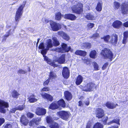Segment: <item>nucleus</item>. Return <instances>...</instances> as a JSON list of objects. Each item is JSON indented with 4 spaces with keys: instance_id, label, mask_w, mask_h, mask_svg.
Wrapping results in <instances>:
<instances>
[{
    "instance_id": "f257e3e1",
    "label": "nucleus",
    "mask_w": 128,
    "mask_h": 128,
    "mask_svg": "<svg viewBox=\"0 0 128 128\" xmlns=\"http://www.w3.org/2000/svg\"><path fill=\"white\" fill-rule=\"evenodd\" d=\"M26 3V1H24L22 4L20 5L18 8L15 16V19L16 22V25L17 26L18 22L20 20L21 17L23 13V10L25 6Z\"/></svg>"
},
{
    "instance_id": "f03ea898",
    "label": "nucleus",
    "mask_w": 128,
    "mask_h": 128,
    "mask_svg": "<svg viewBox=\"0 0 128 128\" xmlns=\"http://www.w3.org/2000/svg\"><path fill=\"white\" fill-rule=\"evenodd\" d=\"M98 86V85H96L94 82H91L88 83L84 86H82L81 88L83 91L86 92H91L94 90H96Z\"/></svg>"
},
{
    "instance_id": "7ed1b4c3",
    "label": "nucleus",
    "mask_w": 128,
    "mask_h": 128,
    "mask_svg": "<svg viewBox=\"0 0 128 128\" xmlns=\"http://www.w3.org/2000/svg\"><path fill=\"white\" fill-rule=\"evenodd\" d=\"M83 4L80 2H79L76 5L73 6L72 7V9L73 12L80 14L83 12Z\"/></svg>"
},
{
    "instance_id": "20e7f679",
    "label": "nucleus",
    "mask_w": 128,
    "mask_h": 128,
    "mask_svg": "<svg viewBox=\"0 0 128 128\" xmlns=\"http://www.w3.org/2000/svg\"><path fill=\"white\" fill-rule=\"evenodd\" d=\"M67 45L64 43L62 44L61 47L58 48L56 49V51L58 52L63 53L66 52H68L70 51V52H72L73 50L72 49L70 46H69L67 48Z\"/></svg>"
},
{
    "instance_id": "39448f33",
    "label": "nucleus",
    "mask_w": 128,
    "mask_h": 128,
    "mask_svg": "<svg viewBox=\"0 0 128 128\" xmlns=\"http://www.w3.org/2000/svg\"><path fill=\"white\" fill-rule=\"evenodd\" d=\"M70 113L64 110L60 111L57 113V115L60 118L66 121L68 120L70 117Z\"/></svg>"
},
{
    "instance_id": "423d86ee",
    "label": "nucleus",
    "mask_w": 128,
    "mask_h": 128,
    "mask_svg": "<svg viewBox=\"0 0 128 128\" xmlns=\"http://www.w3.org/2000/svg\"><path fill=\"white\" fill-rule=\"evenodd\" d=\"M9 106L8 102L4 100L0 99V113L5 114L6 112V108H8Z\"/></svg>"
},
{
    "instance_id": "0eeeda50",
    "label": "nucleus",
    "mask_w": 128,
    "mask_h": 128,
    "mask_svg": "<svg viewBox=\"0 0 128 128\" xmlns=\"http://www.w3.org/2000/svg\"><path fill=\"white\" fill-rule=\"evenodd\" d=\"M100 54L104 59L110 58V61L112 60V52L110 50L106 48H104V50H102Z\"/></svg>"
},
{
    "instance_id": "6e6552de",
    "label": "nucleus",
    "mask_w": 128,
    "mask_h": 128,
    "mask_svg": "<svg viewBox=\"0 0 128 128\" xmlns=\"http://www.w3.org/2000/svg\"><path fill=\"white\" fill-rule=\"evenodd\" d=\"M50 24L52 30L54 31H57L62 28V25L52 20L50 21Z\"/></svg>"
},
{
    "instance_id": "1a4fd4ad",
    "label": "nucleus",
    "mask_w": 128,
    "mask_h": 128,
    "mask_svg": "<svg viewBox=\"0 0 128 128\" xmlns=\"http://www.w3.org/2000/svg\"><path fill=\"white\" fill-rule=\"evenodd\" d=\"M44 57V61L46 62L47 63L52 66H53L54 68L57 67L58 66V65L55 63V62L56 60H52L48 58L46 55L43 56Z\"/></svg>"
},
{
    "instance_id": "9d476101",
    "label": "nucleus",
    "mask_w": 128,
    "mask_h": 128,
    "mask_svg": "<svg viewBox=\"0 0 128 128\" xmlns=\"http://www.w3.org/2000/svg\"><path fill=\"white\" fill-rule=\"evenodd\" d=\"M95 112L96 116L98 118H102L104 115V111L102 108H97Z\"/></svg>"
},
{
    "instance_id": "9b49d317",
    "label": "nucleus",
    "mask_w": 128,
    "mask_h": 128,
    "mask_svg": "<svg viewBox=\"0 0 128 128\" xmlns=\"http://www.w3.org/2000/svg\"><path fill=\"white\" fill-rule=\"evenodd\" d=\"M35 113L38 116H44L46 113V110L44 108L38 107L36 108Z\"/></svg>"
},
{
    "instance_id": "f8f14e48",
    "label": "nucleus",
    "mask_w": 128,
    "mask_h": 128,
    "mask_svg": "<svg viewBox=\"0 0 128 128\" xmlns=\"http://www.w3.org/2000/svg\"><path fill=\"white\" fill-rule=\"evenodd\" d=\"M91 126V122L88 121L86 124L85 128H90ZM92 128H104V126L101 123L97 122L94 125Z\"/></svg>"
},
{
    "instance_id": "ddd939ff",
    "label": "nucleus",
    "mask_w": 128,
    "mask_h": 128,
    "mask_svg": "<svg viewBox=\"0 0 128 128\" xmlns=\"http://www.w3.org/2000/svg\"><path fill=\"white\" fill-rule=\"evenodd\" d=\"M62 74L64 78H68L69 77L70 72L68 67L66 66L63 67L62 72Z\"/></svg>"
},
{
    "instance_id": "4468645a",
    "label": "nucleus",
    "mask_w": 128,
    "mask_h": 128,
    "mask_svg": "<svg viewBox=\"0 0 128 128\" xmlns=\"http://www.w3.org/2000/svg\"><path fill=\"white\" fill-rule=\"evenodd\" d=\"M64 98L67 101L70 100L72 98V96L71 93L68 91L66 90L64 92Z\"/></svg>"
},
{
    "instance_id": "2eb2a0df",
    "label": "nucleus",
    "mask_w": 128,
    "mask_h": 128,
    "mask_svg": "<svg viewBox=\"0 0 128 128\" xmlns=\"http://www.w3.org/2000/svg\"><path fill=\"white\" fill-rule=\"evenodd\" d=\"M64 18L65 19L73 21L76 20V17L74 15L72 14H64Z\"/></svg>"
},
{
    "instance_id": "dca6fc26",
    "label": "nucleus",
    "mask_w": 128,
    "mask_h": 128,
    "mask_svg": "<svg viewBox=\"0 0 128 128\" xmlns=\"http://www.w3.org/2000/svg\"><path fill=\"white\" fill-rule=\"evenodd\" d=\"M121 9L123 14L127 13L128 11V3L125 2L122 4L121 6Z\"/></svg>"
},
{
    "instance_id": "f3484780",
    "label": "nucleus",
    "mask_w": 128,
    "mask_h": 128,
    "mask_svg": "<svg viewBox=\"0 0 128 128\" xmlns=\"http://www.w3.org/2000/svg\"><path fill=\"white\" fill-rule=\"evenodd\" d=\"M41 95L43 98L46 99L50 102H52L53 100V97L50 94L46 93L41 94Z\"/></svg>"
},
{
    "instance_id": "a211bd4d",
    "label": "nucleus",
    "mask_w": 128,
    "mask_h": 128,
    "mask_svg": "<svg viewBox=\"0 0 128 128\" xmlns=\"http://www.w3.org/2000/svg\"><path fill=\"white\" fill-rule=\"evenodd\" d=\"M56 60L55 62H57L60 64H64L65 62V55L64 54H62L58 59L54 60Z\"/></svg>"
},
{
    "instance_id": "6ab92c4d",
    "label": "nucleus",
    "mask_w": 128,
    "mask_h": 128,
    "mask_svg": "<svg viewBox=\"0 0 128 128\" xmlns=\"http://www.w3.org/2000/svg\"><path fill=\"white\" fill-rule=\"evenodd\" d=\"M58 34L61 36L62 38L66 41H68L70 39L69 36L66 34L62 31H59Z\"/></svg>"
},
{
    "instance_id": "aec40b11",
    "label": "nucleus",
    "mask_w": 128,
    "mask_h": 128,
    "mask_svg": "<svg viewBox=\"0 0 128 128\" xmlns=\"http://www.w3.org/2000/svg\"><path fill=\"white\" fill-rule=\"evenodd\" d=\"M59 108H64L66 107V104L64 100L62 98L60 99L57 102Z\"/></svg>"
},
{
    "instance_id": "412c9836",
    "label": "nucleus",
    "mask_w": 128,
    "mask_h": 128,
    "mask_svg": "<svg viewBox=\"0 0 128 128\" xmlns=\"http://www.w3.org/2000/svg\"><path fill=\"white\" fill-rule=\"evenodd\" d=\"M83 80V78L81 75H78L76 79V84L77 86L80 85L82 82Z\"/></svg>"
},
{
    "instance_id": "4be33fe9",
    "label": "nucleus",
    "mask_w": 128,
    "mask_h": 128,
    "mask_svg": "<svg viewBox=\"0 0 128 128\" xmlns=\"http://www.w3.org/2000/svg\"><path fill=\"white\" fill-rule=\"evenodd\" d=\"M20 122L24 126L27 125L28 123V120L24 115L22 116L20 119Z\"/></svg>"
},
{
    "instance_id": "5701e85b",
    "label": "nucleus",
    "mask_w": 128,
    "mask_h": 128,
    "mask_svg": "<svg viewBox=\"0 0 128 128\" xmlns=\"http://www.w3.org/2000/svg\"><path fill=\"white\" fill-rule=\"evenodd\" d=\"M74 53L76 55L82 56H86L87 54L86 52L81 50H76L75 52Z\"/></svg>"
},
{
    "instance_id": "b1692460",
    "label": "nucleus",
    "mask_w": 128,
    "mask_h": 128,
    "mask_svg": "<svg viewBox=\"0 0 128 128\" xmlns=\"http://www.w3.org/2000/svg\"><path fill=\"white\" fill-rule=\"evenodd\" d=\"M49 108L52 110H55L59 108L57 102H54L51 104Z\"/></svg>"
},
{
    "instance_id": "393cba45",
    "label": "nucleus",
    "mask_w": 128,
    "mask_h": 128,
    "mask_svg": "<svg viewBox=\"0 0 128 128\" xmlns=\"http://www.w3.org/2000/svg\"><path fill=\"white\" fill-rule=\"evenodd\" d=\"M85 18L88 20H93L95 19V17L92 12L88 13L86 15Z\"/></svg>"
},
{
    "instance_id": "a878e982",
    "label": "nucleus",
    "mask_w": 128,
    "mask_h": 128,
    "mask_svg": "<svg viewBox=\"0 0 128 128\" xmlns=\"http://www.w3.org/2000/svg\"><path fill=\"white\" fill-rule=\"evenodd\" d=\"M102 1L98 2L96 7V10L98 12H100L102 10Z\"/></svg>"
},
{
    "instance_id": "bb28decb",
    "label": "nucleus",
    "mask_w": 128,
    "mask_h": 128,
    "mask_svg": "<svg viewBox=\"0 0 128 128\" xmlns=\"http://www.w3.org/2000/svg\"><path fill=\"white\" fill-rule=\"evenodd\" d=\"M46 48L49 50V48L52 47L54 45L51 39H48L47 40L46 42Z\"/></svg>"
},
{
    "instance_id": "cd10ccee",
    "label": "nucleus",
    "mask_w": 128,
    "mask_h": 128,
    "mask_svg": "<svg viewBox=\"0 0 128 128\" xmlns=\"http://www.w3.org/2000/svg\"><path fill=\"white\" fill-rule=\"evenodd\" d=\"M122 23L119 20H116L112 24V26L116 28H119L122 25Z\"/></svg>"
},
{
    "instance_id": "c85d7f7f",
    "label": "nucleus",
    "mask_w": 128,
    "mask_h": 128,
    "mask_svg": "<svg viewBox=\"0 0 128 128\" xmlns=\"http://www.w3.org/2000/svg\"><path fill=\"white\" fill-rule=\"evenodd\" d=\"M92 46V45L90 43L85 42L83 43L82 44V47L83 49L84 48L89 49L91 48Z\"/></svg>"
},
{
    "instance_id": "c756f323",
    "label": "nucleus",
    "mask_w": 128,
    "mask_h": 128,
    "mask_svg": "<svg viewBox=\"0 0 128 128\" xmlns=\"http://www.w3.org/2000/svg\"><path fill=\"white\" fill-rule=\"evenodd\" d=\"M119 120L120 119L118 117H117L115 119L112 120V123H115L117 124L114 125L112 126V128H118V125L119 126L120 125Z\"/></svg>"
},
{
    "instance_id": "7c9ffc66",
    "label": "nucleus",
    "mask_w": 128,
    "mask_h": 128,
    "mask_svg": "<svg viewBox=\"0 0 128 128\" xmlns=\"http://www.w3.org/2000/svg\"><path fill=\"white\" fill-rule=\"evenodd\" d=\"M57 77V75L53 71H51L49 73V78L50 80L54 79Z\"/></svg>"
},
{
    "instance_id": "2f4dec72",
    "label": "nucleus",
    "mask_w": 128,
    "mask_h": 128,
    "mask_svg": "<svg viewBox=\"0 0 128 128\" xmlns=\"http://www.w3.org/2000/svg\"><path fill=\"white\" fill-rule=\"evenodd\" d=\"M55 19L58 21H60L63 15L60 12H58L55 14Z\"/></svg>"
},
{
    "instance_id": "473e14b6",
    "label": "nucleus",
    "mask_w": 128,
    "mask_h": 128,
    "mask_svg": "<svg viewBox=\"0 0 128 128\" xmlns=\"http://www.w3.org/2000/svg\"><path fill=\"white\" fill-rule=\"evenodd\" d=\"M35 96L34 94H32L30 96L28 99L30 102L33 103L37 101V99L34 98Z\"/></svg>"
},
{
    "instance_id": "72a5a7b5",
    "label": "nucleus",
    "mask_w": 128,
    "mask_h": 128,
    "mask_svg": "<svg viewBox=\"0 0 128 128\" xmlns=\"http://www.w3.org/2000/svg\"><path fill=\"white\" fill-rule=\"evenodd\" d=\"M96 52L95 50H92L89 54L91 58L94 59L96 57Z\"/></svg>"
},
{
    "instance_id": "f704fd0d",
    "label": "nucleus",
    "mask_w": 128,
    "mask_h": 128,
    "mask_svg": "<svg viewBox=\"0 0 128 128\" xmlns=\"http://www.w3.org/2000/svg\"><path fill=\"white\" fill-rule=\"evenodd\" d=\"M12 97L14 98H17L20 95L15 90H14L12 92Z\"/></svg>"
},
{
    "instance_id": "c9c22d12",
    "label": "nucleus",
    "mask_w": 128,
    "mask_h": 128,
    "mask_svg": "<svg viewBox=\"0 0 128 128\" xmlns=\"http://www.w3.org/2000/svg\"><path fill=\"white\" fill-rule=\"evenodd\" d=\"M118 41V36L115 34L112 35V45H116Z\"/></svg>"
},
{
    "instance_id": "e433bc0d",
    "label": "nucleus",
    "mask_w": 128,
    "mask_h": 128,
    "mask_svg": "<svg viewBox=\"0 0 128 128\" xmlns=\"http://www.w3.org/2000/svg\"><path fill=\"white\" fill-rule=\"evenodd\" d=\"M49 127L50 128H59L60 126L58 123L53 122L50 125Z\"/></svg>"
},
{
    "instance_id": "4c0bfd02",
    "label": "nucleus",
    "mask_w": 128,
    "mask_h": 128,
    "mask_svg": "<svg viewBox=\"0 0 128 128\" xmlns=\"http://www.w3.org/2000/svg\"><path fill=\"white\" fill-rule=\"evenodd\" d=\"M46 120L47 123L51 124L53 122L52 117L50 116H47L46 118Z\"/></svg>"
},
{
    "instance_id": "58836bf2",
    "label": "nucleus",
    "mask_w": 128,
    "mask_h": 128,
    "mask_svg": "<svg viewBox=\"0 0 128 128\" xmlns=\"http://www.w3.org/2000/svg\"><path fill=\"white\" fill-rule=\"evenodd\" d=\"M53 44L55 46H59L60 44V43L59 41L57 39L54 38L53 39Z\"/></svg>"
},
{
    "instance_id": "ea45409f",
    "label": "nucleus",
    "mask_w": 128,
    "mask_h": 128,
    "mask_svg": "<svg viewBox=\"0 0 128 128\" xmlns=\"http://www.w3.org/2000/svg\"><path fill=\"white\" fill-rule=\"evenodd\" d=\"M49 50L46 48L42 49L41 51V53L43 55V56L46 55V54L47 51Z\"/></svg>"
},
{
    "instance_id": "a19ab883",
    "label": "nucleus",
    "mask_w": 128,
    "mask_h": 128,
    "mask_svg": "<svg viewBox=\"0 0 128 128\" xmlns=\"http://www.w3.org/2000/svg\"><path fill=\"white\" fill-rule=\"evenodd\" d=\"M110 38V36L108 35H107L101 38L102 39H103L104 41L106 42H108L109 39Z\"/></svg>"
},
{
    "instance_id": "79ce46f5",
    "label": "nucleus",
    "mask_w": 128,
    "mask_h": 128,
    "mask_svg": "<svg viewBox=\"0 0 128 128\" xmlns=\"http://www.w3.org/2000/svg\"><path fill=\"white\" fill-rule=\"evenodd\" d=\"M100 36L99 34L96 32L92 36L90 37V38H94V39H96L97 38Z\"/></svg>"
},
{
    "instance_id": "37998d69",
    "label": "nucleus",
    "mask_w": 128,
    "mask_h": 128,
    "mask_svg": "<svg viewBox=\"0 0 128 128\" xmlns=\"http://www.w3.org/2000/svg\"><path fill=\"white\" fill-rule=\"evenodd\" d=\"M49 87L45 86L43 87L41 90V91L42 92H48L50 90Z\"/></svg>"
},
{
    "instance_id": "c03bdc74",
    "label": "nucleus",
    "mask_w": 128,
    "mask_h": 128,
    "mask_svg": "<svg viewBox=\"0 0 128 128\" xmlns=\"http://www.w3.org/2000/svg\"><path fill=\"white\" fill-rule=\"evenodd\" d=\"M93 65L94 69L95 70H99V66L95 62H93Z\"/></svg>"
},
{
    "instance_id": "a18cd8bd",
    "label": "nucleus",
    "mask_w": 128,
    "mask_h": 128,
    "mask_svg": "<svg viewBox=\"0 0 128 128\" xmlns=\"http://www.w3.org/2000/svg\"><path fill=\"white\" fill-rule=\"evenodd\" d=\"M106 106L108 108L112 109V105L110 102H107L105 104Z\"/></svg>"
},
{
    "instance_id": "49530a36",
    "label": "nucleus",
    "mask_w": 128,
    "mask_h": 128,
    "mask_svg": "<svg viewBox=\"0 0 128 128\" xmlns=\"http://www.w3.org/2000/svg\"><path fill=\"white\" fill-rule=\"evenodd\" d=\"M50 80L48 78V79L45 80L43 83V85L44 86H46L48 85L50 82Z\"/></svg>"
},
{
    "instance_id": "de8ad7c7",
    "label": "nucleus",
    "mask_w": 128,
    "mask_h": 128,
    "mask_svg": "<svg viewBox=\"0 0 128 128\" xmlns=\"http://www.w3.org/2000/svg\"><path fill=\"white\" fill-rule=\"evenodd\" d=\"M27 72H26L24 70L22 69L19 70L17 73L18 74H25Z\"/></svg>"
},
{
    "instance_id": "09e8293b",
    "label": "nucleus",
    "mask_w": 128,
    "mask_h": 128,
    "mask_svg": "<svg viewBox=\"0 0 128 128\" xmlns=\"http://www.w3.org/2000/svg\"><path fill=\"white\" fill-rule=\"evenodd\" d=\"M94 26V24L93 23H88L87 25V26L88 29H90L92 28Z\"/></svg>"
},
{
    "instance_id": "8fccbe9b",
    "label": "nucleus",
    "mask_w": 128,
    "mask_h": 128,
    "mask_svg": "<svg viewBox=\"0 0 128 128\" xmlns=\"http://www.w3.org/2000/svg\"><path fill=\"white\" fill-rule=\"evenodd\" d=\"M38 48L39 49H44L45 48V46L44 43L42 42L40 43L38 47Z\"/></svg>"
},
{
    "instance_id": "3c124183",
    "label": "nucleus",
    "mask_w": 128,
    "mask_h": 128,
    "mask_svg": "<svg viewBox=\"0 0 128 128\" xmlns=\"http://www.w3.org/2000/svg\"><path fill=\"white\" fill-rule=\"evenodd\" d=\"M114 7L115 8L118 9L119 8L120 6V4L119 2H115L114 3Z\"/></svg>"
},
{
    "instance_id": "603ef678",
    "label": "nucleus",
    "mask_w": 128,
    "mask_h": 128,
    "mask_svg": "<svg viewBox=\"0 0 128 128\" xmlns=\"http://www.w3.org/2000/svg\"><path fill=\"white\" fill-rule=\"evenodd\" d=\"M32 120L34 122L35 124L36 125H38V122L40 120L39 119H38L37 118H33Z\"/></svg>"
},
{
    "instance_id": "864d4df0",
    "label": "nucleus",
    "mask_w": 128,
    "mask_h": 128,
    "mask_svg": "<svg viewBox=\"0 0 128 128\" xmlns=\"http://www.w3.org/2000/svg\"><path fill=\"white\" fill-rule=\"evenodd\" d=\"M108 62L105 63L102 67V70H103L105 69L108 66Z\"/></svg>"
},
{
    "instance_id": "5fc2aeb1",
    "label": "nucleus",
    "mask_w": 128,
    "mask_h": 128,
    "mask_svg": "<svg viewBox=\"0 0 128 128\" xmlns=\"http://www.w3.org/2000/svg\"><path fill=\"white\" fill-rule=\"evenodd\" d=\"M16 108L17 110H22L24 109V107L23 105H19L18 107H16Z\"/></svg>"
},
{
    "instance_id": "6e6d98bb",
    "label": "nucleus",
    "mask_w": 128,
    "mask_h": 128,
    "mask_svg": "<svg viewBox=\"0 0 128 128\" xmlns=\"http://www.w3.org/2000/svg\"><path fill=\"white\" fill-rule=\"evenodd\" d=\"M17 110L16 108H12V109H10L9 111V113H15L16 110Z\"/></svg>"
},
{
    "instance_id": "4d7b16f0",
    "label": "nucleus",
    "mask_w": 128,
    "mask_h": 128,
    "mask_svg": "<svg viewBox=\"0 0 128 128\" xmlns=\"http://www.w3.org/2000/svg\"><path fill=\"white\" fill-rule=\"evenodd\" d=\"M128 41V38L124 37L122 41V43L123 44H126Z\"/></svg>"
},
{
    "instance_id": "13d9d810",
    "label": "nucleus",
    "mask_w": 128,
    "mask_h": 128,
    "mask_svg": "<svg viewBox=\"0 0 128 128\" xmlns=\"http://www.w3.org/2000/svg\"><path fill=\"white\" fill-rule=\"evenodd\" d=\"M12 125L10 124H7L5 126L4 128H12Z\"/></svg>"
},
{
    "instance_id": "bf43d9fd",
    "label": "nucleus",
    "mask_w": 128,
    "mask_h": 128,
    "mask_svg": "<svg viewBox=\"0 0 128 128\" xmlns=\"http://www.w3.org/2000/svg\"><path fill=\"white\" fill-rule=\"evenodd\" d=\"M5 122V120L4 118H0V126Z\"/></svg>"
},
{
    "instance_id": "052dcab7",
    "label": "nucleus",
    "mask_w": 128,
    "mask_h": 128,
    "mask_svg": "<svg viewBox=\"0 0 128 128\" xmlns=\"http://www.w3.org/2000/svg\"><path fill=\"white\" fill-rule=\"evenodd\" d=\"M124 37L128 38V31H126L124 32Z\"/></svg>"
},
{
    "instance_id": "680f3d73",
    "label": "nucleus",
    "mask_w": 128,
    "mask_h": 128,
    "mask_svg": "<svg viewBox=\"0 0 128 128\" xmlns=\"http://www.w3.org/2000/svg\"><path fill=\"white\" fill-rule=\"evenodd\" d=\"M6 34H5V36L6 37H8L11 34V32L10 30H9L6 32Z\"/></svg>"
},
{
    "instance_id": "e2e57ef3",
    "label": "nucleus",
    "mask_w": 128,
    "mask_h": 128,
    "mask_svg": "<svg viewBox=\"0 0 128 128\" xmlns=\"http://www.w3.org/2000/svg\"><path fill=\"white\" fill-rule=\"evenodd\" d=\"M108 118V117H106L104 120L103 121V122L104 124L106 125L107 124V122Z\"/></svg>"
},
{
    "instance_id": "0e129e2a",
    "label": "nucleus",
    "mask_w": 128,
    "mask_h": 128,
    "mask_svg": "<svg viewBox=\"0 0 128 128\" xmlns=\"http://www.w3.org/2000/svg\"><path fill=\"white\" fill-rule=\"evenodd\" d=\"M28 116L30 118H32L34 116V114L29 112L28 114Z\"/></svg>"
},
{
    "instance_id": "69168bd1",
    "label": "nucleus",
    "mask_w": 128,
    "mask_h": 128,
    "mask_svg": "<svg viewBox=\"0 0 128 128\" xmlns=\"http://www.w3.org/2000/svg\"><path fill=\"white\" fill-rule=\"evenodd\" d=\"M34 124L35 123L32 120L30 121L29 123V125L30 126H33Z\"/></svg>"
},
{
    "instance_id": "338daca9",
    "label": "nucleus",
    "mask_w": 128,
    "mask_h": 128,
    "mask_svg": "<svg viewBox=\"0 0 128 128\" xmlns=\"http://www.w3.org/2000/svg\"><path fill=\"white\" fill-rule=\"evenodd\" d=\"M123 26L125 27H128V21L124 23L123 24Z\"/></svg>"
},
{
    "instance_id": "774afa93",
    "label": "nucleus",
    "mask_w": 128,
    "mask_h": 128,
    "mask_svg": "<svg viewBox=\"0 0 128 128\" xmlns=\"http://www.w3.org/2000/svg\"><path fill=\"white\" fill-rule=\"evenodd\" d=\"M78 103V106H82L83 104L82 101L81 100L79 101Z\"/></svg>"
}]
</instances>
